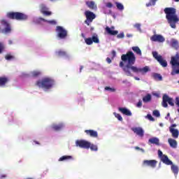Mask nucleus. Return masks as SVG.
I'll return each mask as SVG.
<instances>
[{
	"instance_id": "f257e3e1",
	"label": "nucleus",
	"mask_w": 179,
	"mask_h": 179,
	"mask_svg": "<svg viewBox=\"0 0 179 179\" xmlns=\"http://www.w3.org/2000/svg\"><path fill=\"white\" fill-rule=\"evenodd\" d=\"M121 59L122 62H120L119 66L122 68L127 76H134L131 71L134 72V73H139L140 72L141 73H146V72H149V67L148 66L141 69L134 66L135 62H136V56H135L132 51H128L126 54L122 55Z\"/></svg>"
},
{
	"instance_id": "f03ea898",
	"label": "nucleus",
	"mask_w": 179,
	"mask_h": 179,
	"mask_svg": "<svg viewBox=\"0 0 179 179\" xmlns=\"http://www.w3.org/2000/svg\"><path fill=\"white\" fill-rule=\"evenodd\" d=\"M164 13L166 14V19L172 29H176L177 23L179 22L178 16L177 15V10L173 7L165 8Z\"/></svg>"
},
{
	"instance_id": "7ed1b4c3",
	"label": "nucleus",
	"mask_w": 179,
	"mask_h": 179,
	"mask_svg": "<svg viewBox=\"0 0 179 179\" xmlns=\"http://www.w3.org/2000/svg\"><path fill=\"white\" fill-rule=\"evenodd\" d=\"M158 157H159L161 162H162L164 164H166V166H171V170L172 173H173L174 176L177 177L179 171V169L177 165L173 164V162L169 159V157L163 154V152H162L160 150H158Z\"/></svg>"
},
{
	"instance_id": "20e7f679",
	"label": "nucleus",
	"mask_w": 179,
	"mask_h": 179,
	"mask_svg": "<svg viewBox=\"0 0 179 179\" xmlns=\"http://www.w3.org/2000/svg\"><path fill=\"white\" fill-rule=\"evenodd\" d=\"M36 85L42 89H45L48 90L54 86V80L50 78H43L41 80H38L36 83Z\"/></svg>"
},
{
	"instance_id": "39448f33",
	"label": "nucleus",
	"mask_w": 179,
	"mask_h": 179,
	"mask_svg": "<svg viewBox=\"0 0 179 179\" xmlns=\"http://www.w3.org/2000/svg\"><path fill=\"white\" fill-rule=\"evenodd\" d=\"M6 17L13 20H27L29 19L27 15L19 12H8L6 14Z\"/></svg>"
},
{
	"instance_id": "423d86ee",
	"label": "nucleus",
	"mask_w": 179,
	"mask_h": 179,
	"mask_svg": "<svg viewBox=\"0 0 179 179\" xmlns=\"http://www.w3.org/2000/svg\"><path fill=\"white\" fill-rule=\"evenodd\" d=\"M169 106H171V107H174V101L173 100V98H170L169 95L164 94L162 96V107H164V108H167Z\"/></svg>"
},
{
	"instance_id": "0eeeda50",
	"label": "nucleus",
	"mask_w": 179,
	"mask_h": 179,
	"mask_svg": "<svg viewBox=\"0 0 179 179\" xmlns=\"http://www.w3.org/2000/svg\"><path fill=\"white\" fill-rule=\"evenodd\" d=\"M86 20H85V23L87 26H90V24L94 19H96V14L90 10H86L84 13Z\"/></svg>"
},
{
	"instance_id": "6e6552de",
	"label": "nucleus",
	"mask_w": 179,
	"mask_h": 179,
	"mask_svg": "<svg viewBox=\"0 0 179 179\" xmlns=\"http://www.w3.org/2000/svg\"><path fill=\"white\" fill-rule=\"evenodd\" d=\"M56 32L57 37H58V38H60L61 40H64L68 36V31L61 26H57L56 27Z\"/></svg>"
},
{
	"instance_id": "1a4fd4ad",
	"label": "nucleus",
	"mask_w": 179,
	"mask_h": 179,
	"mask_svg": "<svg viewBox=\"0 0 179 179\" xmlns=\"http://www.w3.org/2000/svg\"><path fill=\"white\" fill-rule=\"evenodd\" d=\"M152 54L155 59H156L157 62H159L161 66H163V68H166L167 66V61H166V59H164L163 57L159 55L157 52L154 51L152 52Z\"/></svg>"
},
{
	"instance_id": "9d476101",
	"label": "nucleus",
	"mask_w": 179,
	"mask_h": 179,
	"mask_svg": "<svg viewBox=\"0 0 179 179\" xmlns=\"http://www.w3.org/2000/svg\"><path fill=\"white\" fill-rule=\"evenodd\" d=\"M76 146L82 149H90V142L86 140H78L76 142Z\"/></svg>"
},
{
	"instance_id": "9b49d317",
	"label": "nucleus",
	"mask_w": 179,
	"mask_h": 179,
	"mask_svg": "<svg viewBox=\"0 0 179 179\" xmlns=\"http://www.w3.org/2000/svg\"><path fill=\"white\" fill-rule=\"evenodd\" d=\"M143 167H151V169H155L157 166V161L156 159L144 160L143 161Z\"/></svg>"
},
{
	"instance_id": "f8f14e48",
	"label": "nucleus",
	"mask_w": 179,
	"mask_h": 179,
	"mask_svg": "<svg viewBox=\"0 0 179 179\" xmlns=\"http://www.w3.org/2000/svg\"><path fill=\"white\" fill-rule=\"evenodd\" d=\"M40 11L44 16H51L52 15V12L48 10V8L45 6V4L40 5Z\"/></svg>"
},
{
	"instance_id": "ddd939ff",
	"label": "nucleus",
	"mask_w": 179,
	"mask_h": 179,
	"mask_svg": "<svg viewBox=\"0 0 179 179\" xmlns=\"http://www.w3.org/2000/svg\"><path fill=\"white\" fill-rule=\"evenodd\" d=\"M151 41L158 42V43H164L165 38L162 35L155 34L150 38Z\"/></svg>"
},
{
	"instance_id": "4468645a",
	"label": "nucleus",
	"mask_w": 179,
	"mask_h": 179,
	"mask_svg": "<svg viewBox=\"0 0 179 179\" xmlns=\"http://www.w3.org/2000/svg\"><path fill=\"white\" fill-rule=\"evenodd\" d=\"M131 131H133L136 135H138V136H141V138L145 135V131L142 127H133L131 128Z\"/></svg>"
},
{
	"instance_id": "2eb2a0df",
	"label": "nucleus",
	"mask_w": 179,
	"mask_h": 179,
	"mask_svg": "<svg viewBox=\"0 0 179 179\" xmlns=\"http://www.w3.org/2000/svg\"><path fill=\"white\" fill-rule=\"evenodd\" d=\"M171 65L172 66H179V53L177 52L175 57H171Z\"/></svg>"
},
{
	"instance_id": "dca6fc26",
	"label": "nucleus",
	"mask_w": 179,
	"mask_h": 179,
	"mask_svg": "<svg viewBox=\"0 0 179 179\" xmlns=\"http://www.w3.org/2000/svg\"><path fill=\"white\" fill-rule=\"evenodd\" d=\"M85 5L92 10H97V4L93 1H85Z\"/></svg>"
},
{
	"instance_id": "f3484780",
	"label": "nucleus",
	"mask_w": 179,
	"mask_h": 179,
	"mask_svg": "<svg viewBox=\"0 0 179 179\" xmlns=\"http://www.w3.org/2000/svg\"><path fill=\"white\" fill-rule=\"evenodd\" d=\"M114 29V27H111L110 28L109 27H106L105 30L110 36H117V34H118V31H115Z\"/></svg>"
},
{
	"instance_id": "a211bd4d",
	"label": "nucleus",
	"mask_w": 179,
	"mask_h": 179,
	"mask_svg": "<svg viewBox=\"0 0 179 179\" xmlns=\"http://www.w3.org/2000/svg\"><path fill=\"white\" fill-rule=\"evenodd\" d=\"M9 83V78L6 76H0V86L4 87Z\"/></svg>"
},
{
	"instance_id": "6ab92c4d",
	"label": "nucleus",
	"mask_w": 179,
	"mask_h": 179,
	"mask_svg": "<svg viewBox=\"0 0 179 179\" xmlns=\"http://www.w3.org/2000/svg\"><path fill=\"white\" fill-rule=\"evenodd\" d=\"M85 132L87 135L91 136V138H98L99 136V134L97 133V131L93 129L85 130Z\"/></svg>"
},
{
	"instance_id": "aec40b11",
	"label": "nucleus",
	"mask_w": 179,
	"mask_h": 179,
	"mask_svg": "<svg viewBox=\"0 0 179 179\" xmlns=\"http://www.w3.org/2000/svg\"><path fill=\"white\" fill-rule=\"evenodd\" d=\"M50 128L53 131H61V129H62V128H64V124H62V123H59L58 124H53L51 125Z\"/></svg>"
},
{
	"instance_id": "412c9836",
	"label": "nucleus",
	"mask_w": 179,
	"mask_h": 179,
	"mask_svg": "<svg viewBox=\"0 0 179 179\" xmlns=\"http://www.w3.org/2000/svg\"><path fill=\"white\" fill-rule=\"evenodd\" d=\"M118 110L121 113L124 114V115H127L128 117L132 115L131 110H128L127 108H119Z\"/></svg>"
},
{
	"instance_id": "4be33fe9",
	"label": "nucleus",
	"mask_w": 179,
	"mask_h": 179,
	"mask_svg": "<svg viewBox=\"0 0 179 179\" xmlns=\"http://www.w3.org/2000/svg\"><path fill=\"white\" fill-rule=\"evenodd\" d=\"M131 50L132 51H134L135 54H136V55H139V57H142V50H141V48H139V47L133 46L131 47Z\"/></svg>"
},
{
	"instance_id": "5701e85b",
	"label": "nucleus",
	"mask_w": 179,
	"mask_h": 179,
	"mask_svg": "<svg viewBox=\"0 0 179 179\" xmlns=\"http://www.w3.org/2000/svg\"><path fill=\"white\" fill-rule=\"evenodd\" d=\"M169 131L172 134L173 138H175L176 139H177V138H178V135H179L178 129H176L174 128L171 127V128H169Z\"/></svg>"
},
{
	"instance_id": "b1692460",
	"label": "nucleus",
	"mask_w": 179,
	"mask_h": 179,
	"mask_svg": "<svg viewBox=\"0 0 179 179\" xmlns=\"http://www.w3.org/2000/svg\"><path fill=\"white\" fill-rule=\"evenodd\" d=\"M168 142H169L171 148H173V149H176L177 148V141H176L173 138H169Z\"/></svg>"
},
{
	"instance_id": "393cba45",
	"label": "nucleus",
	"mask_w": 179,
	"mask_h": 179,
	"mask_svg": "<svg viewBox=\"0 0 179 179\" xmlns=\"http://www.w3.org/2000/svg\"><path fill=\"white\" fill-rule=\"evenodd\" d=\"M171 45L173 48H175V50H178V41L176 39H171Z\"/></svg>"
},
{
	"instance_id": "a878e982",
	"label": "nucleus",
	"mask_w": 179,
	"mask_h": 179,
	"mask_svg": "<svg viewBox=\"0 0 179 179\" xmlns=\"http://www.w3.org/2000/svg\"><path fill=\"white\" fill-rule=\"evenodd\" d=\"M150 143H152L153 145H157V146H159L160 141L159 138L154 137L149 139Z\"/></svg>"
},
{
	"instance_id": "bb28decb",
	"label": "nucleus",
	"mask_w": 179,
	"mask_h": 179,
	"mask_svg": "<svg viewBox=\"0 0 179 179\" xmlns=\"http://www.w3.org/2000/svg\"><path fill=\"white\" fill-rule=\"evenodd\" d=\"M73 157L71 155H64L59 159V162H65V160H72Z\"/></svg>"
},
{
	"instance_id": "cd10ccee",
	"label": "nucleus",
	"mask_w": 179,
	"mask_h": 179,
	"mask_svg": "<svg viewBox=\"0 0 179 179\" xmlns=\"http://www.w3.org/2000/svg\"><path fill=\"white\" fill-rule=\"evenodd\" d=\"M152 100V95L150 94H148L146 96L143 97V101L144 103H149Z\"/></svg>"
},
{
	"instance_id": "c85d7f7f",
	"label": "nucleus",
	"mask_w": 179,
	"mask_h": 179,
	"mask_svg": "<svg viewBox=\"0 0 179 179\" xmlns=\"http://www.w3.org/2000/svg\"><path fill=\"white\" fill-rule=\"evenodd\" d=\"M152 78H154L155 80H163V77H162V75L157 73H152Z\"/></svg>"
},
{
	"instance_id": "c756f323",
	"label": "nucleus",
	"mask_w": 179,
	"mask_h": 179,
	"mask_svg": "<svg viewBox=\"0 0 179 179\" xmlns=\"http://www.w3.org/2000/svg\"><path fill=\"white\" fill-rule=\"evenodd\" d=\"M41 20H43V22H45L46 23H48L49 24H52L53 26H55V24H57V21H55V20H47L44 18H41Z\"/></svg>"
},
{
	"instance_id": "7c9ffc66",
	"label": "nucleus",
	"mask_w": 179,
	"mask_h": 179,
	"mask_svg": "<svg viewBox=\"0 0 179 179\" xmlns=\"http://www.w3.org/2000/svg\"><path fill=\"white\" fill-rule=\"evenodd\" d=\"M91 38L92 40V43H95L96 44H99V43H100V40L99 39L97 34L93 35Z\"/></svg>"
},
{
	"instance_id": "2f4dec72",
	"label": "nucleus",
	"mask_w": 179,
	"mask_h": 179,
	"mask_svg": "<svg viewBox=\"0 0 179 179\" xmlns=\"http://www.w3.org/2000/svg\"><path fill=\"white\" fill-rule=\"evenodd\" d=\"M41 75V72L38 71H34L31 72V76L32 78H38V76H40Z\"/></svg>"
},
{
	"instance_id": "473e14b6",
	"label": "nucleus",
	"mask_w": 179,
	"mask_h": 179,
	"mask_svg": "<svg viewBox=\"0 0 179 179\" xmlns=\"http://www.w3.org/2000/svg\"><path fill=\"white\" fill-rule=\"evenodd\" d=\"M56 55L57 57H66L67 55L66 52L63 50H59L56 52Z\"/></svg>"
},
{
	"instance_id": "72a5a7b5",
	"label": "nucleus",
	"mask_w": 179,
	"mask_h": 179,
	"mask_svg": "<svg viewBox=\"0 0 179 179\" xmlns=\"http://www.w3.org/2000/svg\"><path fill=\"white\" fill-rule=\"evenodd\" d=\"M172 71L171 72V75L172 76H174L175 75H178L179 74V68L176 69V67L173 66L172 67Z\"/></svg>"
},
{
	"instance_id": "f704fd0d",
	"label": "nucleus",
	"mask_w": 179,
	"mask_h": 179,
	"mask_svg": "<svg viewBox=\"0 0 179 179\" xmlns=\"http://www.w3.org/2000/svg\"><path fill=\"white\" fill-rule=\"evenodd\" d=\"M90 149L94 152H97V150H98L97 145H96L94 144H92L90 143Z\"/></svg>"
},
{
	"instance_id": "c9c22d12",
	"label": "nucleus",
	"mask_w": 179,
	"mask_h": 179,
	"mask_svg": "<svg viewBox=\"0 0 179 179\" xmlns=\"http://www.w3.org/2000/svg\"><path fill=\"white\" fill-rule=\"evenodd\" d=\"M115 5L119 10H124V5L122 3L115 2Z\"/></svg>"
},
{
	"instance_id": "e433bc0d",
	"label": "nucleus",
	"mask_w": 179,
	"mask_h": 179,
	"mask_svg": "<svg viewBox=\"0 0 179 179\" xmlns=\"http://www.w3.org/2000/svg\"><path fill=\"white\" fill-rule=\"evenodd\" d=\"M85 41L87 45H92V44H93L92 38H87L85 39Z\"/></svg>"
},
{
	"instance_id": "4c0bfd02",
	"label": "nucleus",
	"mask_w": 179,
	"mask_h": 179,
	"mask_svg": "<svg viewBox=\"0 0 179 179\" xmlns=\"http://www.w3.org/2000/svg\"><path fill=\"white\" fill-rule=\"evenodd\" d=\"M5 58L7 61H10V59H15V56L8 54L5 56Z\"/></svg>"
},
{
	"instance_id": "58836bf2",
	"label": "nucleus",
	"mask_w": 179,
	"mask_h": 179,
	"mask_svg": "<svg viewBox=\"0 0 179 179\" xmlns=\"http://www.w3.org/2000/svg\"><path fill=\"white\" fill-rule=\"evenodd\" d=\"M114 115H115V118H117V120L119 121H122V117L121 116V115H120V113H114Z\"/></svg>"
},
{
	"instance_id": "ea45409f",
	"label": "nucleus",
	"mask_w": 179,
	"mask_h": 179,
	"mask_svg": "<svg viewBox=\"0 0 179 179\" xmlns=\"http://www.w3.org/2000/svg\"><path fill=\"white\" fill-rule=\"evenodd\" d=\"M105 90H108V92H110L113 93L114 92H115V88H111L110 87H106Z\"/></svg>"
},
{
	"instance_id": "a19ab883",
	"label": "nucleus",
	"mask_w": 179,
	"mask_h": 179,
	"mask_svg": "<svg viewBox=\"0 0 179 179\" xmlns=\"http://www.w3.org/2000/svg\"><path fill=\"white\" fill-rule=\"evenodd\" d=\"M152 114L155 115V117H160V112H159L157 110H154Z\"/></svg>"
},
{
	"instance_id": "79ce46f5",
	"label": "nucleus",
	"mask_w": 179,
	"mask_h": 179,
	"mask_svg": "<svg viewBox=\"0 0 179 179\" xmlns=\"http://www.w3.org/2000/svg\"><path fill=\"white\" fill-rule=\"evenodd\" d=\"M124 37H125L124 32L117 34V38H124Z\"/></svg>"
},
{
	"instance_id": "37998d69",
	"label": "nucleus",
	"mask_w": 179,
	"mask_h": 179,
	"mask_svg": "<svg viewBox=\"0 0 179 179\" xmlns=\"http://www.w3.org/2000/svg\"><path fill=\"white\" fill-rule=\"evenodd\" d=\"M134 27H136V29H137V30H138V31H141V24L137 23V24H134Z\"/></svg>"
},
{
	"instance_id": "c03bdc74",
	"label": "nucleus",
	"mask_w": 179,
	"mask_h": 179,
	"mask_svg": "<svg viewBox=\"0 0 179 179\" xmlns=\"http://www.w3.org/2000/svg\"><path fill=\"white\" fill-rule=\"evenodd\" d=\"M134 149H136V150H141V152H142L143 153H145V150H143V148H141L138 146L134 147Z\"/></svg>"
},
{
	"instance_id": "a18cd8bd",
	"label": "nucleus",
	"mask_w": 179,
	"mask_h": 179,
	"mask_svg": "<svg viewBox=\"0 0 179 179\" xmlns=\"http://www.w3.org/2000/svg\"><path fill=\"white\" fill-rule=\"evenodd\" d=\"M147 118L150 120V121H155V118L152 116V115H147Z\"/></svg>"
},
{
	"instance_id": "49530a36",
	"label": "nucleus",
	"mask_w": 179,
	"mask_h": 179,
	"mask_svg": "<svg viewBox=\"0 0 179 179\" xmlns=\"http://www.w3.org/2000/svg\"><path fill=\"white\" fill-rule=\"evenodd\" d=\"M136 107H138V108H141V107H142V101L141 100L138 101V102L137 103Z\"/></svg>"
},
{
	"instance_id": "de8ad7c7",
	"label": "nucleus",
	"mask_w": 179,
	"mask_h": 179,
	"mask_svg": "<svg viewBox=\"0 0 179 179\" xmlns=\"http://www.w3.org/2000/svg\"><path fill=\"white\" fill-rule=\"evenodd\" d=\"M106 7L109 8H113V3L111 2L106 3Z\"/></svg>"
},
{
	"instance_id": "09e8293b",
	"label": "nucleus",
	"mask_w": 179,
	"mask_h": 179,
	"mask_svg": "<svg viewBox=\"0 0 179 179\" xmlns=\"http://www.w3.org/2000/svg\"><path fill=\"white\" fill-rule=\"evenodd\" d=\"M176 104L179 107V97L176 98Z\"/></svg>"
},
{
	"instance_id": "8fccbe9b",
	"label": "nucleus",
	"mask_w": 179,
	"mask_h": 179,
	"mask_svg": "<svg viewBox=\"0 0 179 179\" xmlns=\"http://www.w3.org/2000/svg\"><path fill=\"white\" fill-rule=\"evenodd\" d=\"M3 51V45L2 43H0V54Z\"/></svg>"
},
{
	"instance_id": "3c124183",
	"label": "nucleus",
	"mask_w": 179,
	"mask_h": 179,
	"mask_svg": "<svg viewBox=\"0 0 179 179\" xmlns=\"http://www.w3.org/2000/svg\"><path fill=\"white\" fill-rule=\"evenodd\" d=\"M112 55H113V58H115V55H117L115 50L112 51Z\"/></svg>"
},
{
	"instance_id": "603ef678",
	"label": "nucleus",
	"mask_w": 179,
	"mask_h": 179,
	"mask_svg": "<svg viewBox=\"0 0 179 179\" xmlns=\"http://www.w3.org/2000/svg\"><path fill=\"white\" fill-rule=\"evenodd\" d=\"M106 62H108V64H110L111 62V59H110V57H107Z\"/></svg>"
},
{
	"instance_id": "864d4df0",
	"label": "nucleus",
	"mask_w": 179,
	"mask_h": 179,
	"mask_svg": "<svg viewBox=\"0 0 179 179\" xmlns=\"http://www.w3.org/2000/svg\"><path fill=\"white\" fill-rule=\"evenodd\" d=\"M176 127H177V124H171V128H176Z\"/></svg>"
},
{
	"instance_id": "5fc2aeb1",
	"label": "nucleus",
	"mask_w": 179,
	"mask_h": 179,
	"mask_svg": "<svg viewBox=\"0 0 179 179\" xmlns=\"http://www.w3.org/2000/svg\"><path fill=\"white\" fill-rule=\"evenodd\" d=\"M157 0H151V2H152V3H153V5H155V3H156V1H157Z\"/></svg>"
},
{
	"instance_id": "6e6d98bb",
	"label": "nucleus",
	"mask_w": 179,
	"mask_h": 179,
	"mask_svg": "<svg viewBox=\"0 0 179 179\" xmlns=\"http://www.w3.org/2000/svg\"><path fill=\"white\" fill-rule=\"evenodd\" d=\"M146 6L149 7V6H152V3H148L146 4Z\"/></svg>"
},
{
	"instance_id": "4d7b16f0",
	"label": "nucleus",
	"mask_w": 179,
	"mask_h": 179,
	"mask_svg": "<svg viewBox=\"0 0 179 179\" xmlns=\"http://www.w3.org/2000/svg\"><path fill=\"white\" fill-rule=\"evenodd\" d=\"M82 69H83V66H80V72H82Z\"/></svg>"
},
{
	"instance_id": "13d9d810",
	"label": "nucleus",
	"mask_w": 179,
	"mask_h": 179,
	"mask_svg": "<svg viewBox=\"0 0 179 179\" xmlns=\"http://www.w3.org/2000/svg\"><path fill=\"white\" fill-rule=\"evenodd\" d=\"M6 175H2V176H1V178H6Z\"/></svg>"
},
{
	"instance_id": "bf43d9fd",
	"label": "nucleus",
	"mask_w": 179,
	"mask_h": 179,
	"mask_svg": "<svg viewBox=\"0 0 179 179\" xmlns=\"http://www.w3.org/2000/svg\"><path fill=\"white\" fill-rule=\"evenodd\" d=\"M134 79H135L136 80H139V78H138V77H134Z\"/></svg>"
},
{
	"instance_id": "052dcab7",
	"label": "nucleus",
	"mask_w": 179,
	"mask_h": 179,
	"mask_svg": "<svg viewBox=\"0 0 179 179\" xmlns=\"http://www.w3.org/2000/svg\"><path fill=\"white\" fill-rule=\"evenodd\" d=\"M127 37H132V35L127 34Z\"/></svg>"
},
{
	"instance_id": "680f3d73",
	"label": "nucleus",
	"mask_w": 179,
	"mask_h": 179,
	"mask_svg": "<svg viewBox=\"0 0 179 179\" xmlns=\"http://www.w3.org/2000/svg\"><path fill=\"white\" fill-rule=\"evenodd\" d=\"M8 44H10V45L12 44V41H9Z\"/></svg>"
},
{
	"instance_id": "e2e57ef3",
	"label": "nucleus",
	"mask_w": 179,
	"mask_h": 179,
	"mask_svg": "<svg viewBox=\"0 0 179 179\" xmlns=\"http://www.w3.org/2000/svg\"><path fill=\"white\" fill-rule=\"evenodd\" d=\"M35 143H36V145H40V143L38 141H35Z\"/></svg>"
},
{
	"instance_id": "0e129e2a",
	"label": "nucleus",
	"mask_w": 179,
	"mask_h": 179,
	"mask_svg": "<svg viewBox=\"0 0 179 179\" xmlns=\"http://www.w3.org/2000/svg\"><path fill=\"white\" fill-rule=\"evenodd\" d=\"M175 2H179V0H174Z\"/></svg>"
},
{
	"instance_id": "69168bd1",
	"label": "nucleus",
	"mask_w": 179,
	"mask_h": 179,
	"mask_svg": "<svg viewBox=\"0 0 179 179\" xmlns=\"http://www.w3.org/2000/svg\"><path fill=\"white\" fill-rule=\"evenodd\" d=\"M169 115H170V113H168V114H167V116L169 117Z\"/></svg>"
},
{
	"instance_id": "338daca9",
	"label": "nucleus",
	"mask_w": 179,
	"mask_h": 179,
	"mask_svg": "<svg viewBox=\"0 0 179 179\" xmlns=\"http://www.w3.org/2000/svg\"><path fill=\"white\" fill-rule=\"evenodd\" d=\"M177 111H178V113H179V108H178Z\"/></svg>"
},
{
	"instance_id": "774afa93",
	"label": "nucleus",
	"mask_w": 179,
	"mask_h": 179,
	"mask_svg": "<svg viewBox=\"0 0 179 179\" xmlns=\"http://www.w3.org/2000/svg\"><path fill=\"white\" fill-rule=\"evenodd\" d=\"M50 1H54V0H50Z\"/></svg>"
}]
</instances>
